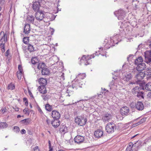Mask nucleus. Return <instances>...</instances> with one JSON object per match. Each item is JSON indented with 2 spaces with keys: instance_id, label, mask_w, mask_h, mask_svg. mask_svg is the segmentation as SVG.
<instances>
[{
  "instance_id": "1",
  "label": "nucleus",
  "mask_w": 151,
  "mask_h": 151,
  "mask_svg": "<svg viewBox=\"0 0 151 151\" xmlns=\"http://www.w3.org/2000/svg\"><path fill=\"white\" fill-rule=\"evenodd\" d=\"M142 90V88L138 86H136L132 89V92L135 96H137L139 99H144V93L141 91Z\"/></svg>"
},
{
  "instance_id": "2",
  "label": "nucleus",
  "mask_w": 151,
  "mask_h": 151,
  "mask_svg": "<svg viewBox=\"0 0 151 151\" xmlns=\"http://www.w3.org/2000/svg\"><path fill=\"white\" fill-rule=\"evenodd\" d=\"M75 122L80 126L84 125L87 122V119L85 116L82 115L80 116L77 117L75 119Z\"/></svg>"
},
{
  "instance_id": "3",
  "label": "nucleus",
  "mask_w": 151,
  "mask_h": 151,
  "mask_svg": "<svg viewBox=\"0 0 151 151\" xmlns=\"http://www.w3.org/2000/svg\"><path fill=\"white\" fill-rule=\"evenodd\" d=\"M115 129V125L112 122L108 123L106 127V131L109 133H113Z\"/></svg>"
},
{
  "instance_id": "4",
  "label": "nucleus",
  "mask_w": 151,
  "mask_h": 151,
  "mask_svg": "<svg viewBox=\"0 0 151 151\" xmlns=\"http://www.w3.org/2000/svg\"><path fill=\"white\" fill-rule=\"evenodd\" d=\"M145 53V62L151 67V51H147Z\"/></svg>"
},
{
  "instance_id": "5",
  "label": "nucleus",
  "mask_w": 151,
  "mask_h": 151,
  "mask_svg": "<svg viewBox=\"0 0 151 151\" xmlns=\"http://www.w3.org/2000/svg\"><path fill=\"white\" fill-rule=\"evenodd\" d=\"M45 12L42 11H37L35 14L36 19L38 22L42 21L44 18Z\"/></svg>"
},
{
  "instance_id": "6",
  "label": "nucleus",
  "mask_w": 151,
  "mask_h": 151,
  "mask_svg": "<svg viewBox=\"0 0 151 151\" xmlns=\"http://www.w3.org/2000/svg\"><path fill=\"white\" fill-rule=\"evenodd\" d=\"M7 33H4L3 31L1 32L0 33V44L2 42L5 44V42L7 41Z\"/></svg>"
},
{
  "instance_id": "7",
  "label": "nucleus",
  "mask_w": 151,
  "mask_h": 151,
  "mask_svg": "<svg viewBox=\"0 0 151 151\" xmlns=\"http://www.w3.org/2000/svg\"><path fill=\"white\" fill-rule=\"evenodd\" d=\"M117 14V16L118 17V19L119 20H122L125 17V13L122 9H120L116 13Z\"/></svg>"
},
{
  "instance_id": "8",
  "label": "nucleus",
  "mask_w": 151,
  "mask_h": 151,
  "mask_svg": "<svg viewBox=\"0 0 151 151\" xmlns=\"http://www.w3.org/2000/svg\"><path fill=\"white\" fill-rule=\"evenodd\" d=\"M91 58L89 56H86L85 55H84L82 58L81 61L82 62H83L85 63V65H87L91 63L90 60Z\"/></svg>"
},
{
  "instance_id": "9",
  "label": "nucleus",
  "mask_w": 151,
  "mask_h": 151,
  "mask_svg": "<svg viewBox=\"0 0 151 151\" xmlns=\"http://www.w3.org/2000/svg\"><path fill=\"white\" fill-rule=\"evenodd\" d=\"M129 108L126 106L122 107L120 110V113L122 115L127 116L129 114Z\"/></svg>"
},
{
  "instance_id": "10",
  "label": "nucleus",
  "mask_w": 151,
  "mask_h": 151,
  "mask_svg": "<svg viewBox=\"0 0 151 151\" xmlns=\"http://www.w3.org/2000/svg\"><path fill=\"white\" fill-rule=\"evenodd\" d=\"M146 68V64L142 62L137 65L136 67V70L140 72L143 71Z\"/></svg>"
},
{
  "instance_id": "11",
  "label": "nucleus",
  "mask_w": 151,
  "mask_h": 151,
  "mask_svg": "<svg viewBox=\"0 0 151 151\" xmlns=\"http://www.w3.org/2000/svg\"><path fill=\"white\" fill-rule=\"evenodd\" d=\"M84 139V137L83 136L77 135L75 137L74 140L75 142L79 144L83 142Z\"/></svg>"
},
{
  "instance_id": "12",
  "label": "nucleus",
  "mask_w": 151,
  "mask_h": 151,
  "mask_svg": "<svg viewBox=\"0 0 151 151\" xmlns=\"http://www.w3.org/2000/svg\"><path fill=\"white\" fill-rule=\"evenodd\" d=\"M132 77V75L129 72H127L124 74L123 80L124 81H127L131 80Z\"/></svg>"
},
{
  "instance_id": "13",
  "label": "nucleus",
  "mask_w": 151,
  "mask_h": 151,
  "mask_svg": "<svg viewBox=\"0 0 151 151\" xmlns=\"http://www.w3.org/2000/svg\"><path fill=\"white\" fill-rule=\"evenodd\" d=\"M135 108L138 110L142 111L143 109L144 106L142 102H137L135 104Z\"/></svg>"
},
{
  "instance_id": "14",
  "label": "nucleus",
  "mask_w": 151,
  "mask_h": 151,
  "mask_svg": "<svg viewBox=\"0 0 151 151\" xmlns=\"http://www.w3.org/2000/svg\"><path fill=\"white\" fill-rule=\"evenodd\" d=\"M40 2L39 1H35L33 3L32 8L35 12L39 11V9Z\"/></svg>"
},
{
  "instance_id": "15",
  "label": "nucleus",
  "mask_w": 151,
  "mask_h": 151,
  "mask_svg": "<svg viewBox=\"0 0 151 151\" xmlns=\"http://www.w3.org/2000/svg\"><path fill=\"white\" fill-rule=\"evenodd\" d=\"M140 141H137L135 143L133 144L132 142H130L129 144V147H127V150H129V151L132 150V147L134 146L135 147H137L139 145Z\"/></svg>"
},
{
  "instance_id": "16",
  "label": "nucleus",
  "mask_w": 151,
  "mask_h": 151,
  "mask_svg": "<svg viewBox=\"0 0 151 151\" xmlns=\"http://www.w3.org/2000/svg\"><path fill=\"white\" fill-rule=\"evenodd\" d=\"M52 116L55 119H58L60 117V114L56 111H53L52 112Z\"/></svg>"
},
{
  "instance_id": "17",
  "label": "nucleus",
  "mask_w": 151,
  "mask_h": 151,
  "mask_svg": "<svg viewBox=\"0 0 151 151\" xmlns=\"http://www.w3.org/2000/svg\"><path fill=\"white\" fill-rule=\"evenodd\" d=\"M103 132L100 129L98 130L95 131L94 135L96 138H99L103 136Z\"/></svg>"
},
{
  "instance_id": "18",
  "label": "nucleus",
  "mask_w": 151,
  "mask_h": 151,
  "mask_svg": "<svg viewBox=\"0 0 151 151\" xmlns=\"http://www.w3.org/2000/svg\"><path fill=\"white\" fill-rule=\"evenodd\" d=\"M145 77V74L144 73L142 72H140L138 74H137L135 75V77L137 79L138 81H139Z\"/></svg>"
},
{
  "instance_id": "19",
  "label": "nucleus",
  "mask_w": 151,
  "mask_h": 151,
  "mask_svg": "<svg viewBox=\"0 0 151 151\" xmlns=\"http://www.w3.org/2000/svg\"><path fill=\"white\" fill-rule=\"evenodd\" d=\"M51 124L54 127L57 128L60 124V121L58 119H55L51 122Z\"/></svg>"
},
{
  "instance_id": "20",
  "label": "nucleus",
  "mask_w": 151,
  "mask_h": 151,
  "mask_svg": "<svg viewBox=\"0 0 151 151\" xmlns=\"http://www.w3.org/2000/svg\"><path fill=\"white\" fill-rule=\"evenodd\" d=\"M30 30V24H26L24 27V32L25 34H28L29 33Z\"/></svg>"
},
{
  "instance_id": "21",
  "label": "nucleus",
  "mask_w": 151,
  "mask_h": 151,
  "mask_svg": "<svg viewBox=\"0 0 151 151\" xmlns=\"http://www.w3.org/2000/svg\"><path fill=\"white\" fill-rule=\"evenodd\" d=\"M39 92L41 93L45 94L47 93V91L44 85H41L38 88Z\"/></svg>"
},
{
  "instance_id": "22",
  "label": "nucleus",
  "mask_w": 151,
  "mask_h": 151,
  "mask_svg": "<svg viewBox=\"0 0 151 151\" xmlns=\"http://www.w3.org/2000/svg\"><path fill=\"white\" fill-rule=\"evenodd\" d=\"M111 118V115L108 113L105 114L102 117V119L105 121H108Z\"/></svg>"
},
{
  "instance_id": "23",
  "label": "nucleus",
  "mask_w": 151,
  "mask_h": 151,
  "mask_svg": "<svg viewBox=\"0 0 151 151\" xmlns=\"http://www.w3.org/2000/svg\"><path fill=\"white\" fill-rule=\"evenodd\" d=\"M38 81L40 84L44 85V86H45L47 83L46 79L44 78H40L39 79Z\"/></svg>"
},
{
  "instance_id": "24",
  "label": "nucleus",
  "mask_w": 151,
  "mask_h": 151,
  "mask_svg": "<svg viewBox=\"0 0 151 151\" xmlns=\"http://www.w3.org/2000/svg\"><path fill=\"white\" fill-rule=\"evenodd\" d=\"M143 62V59L140 56L136 59L134 61V63L135 65H138L139 63H142Z\"/></svg>"
},
{
  "instance_id": "25",
  "label": "nucleus",
  "mask_w": 151,
  "mask_h": 151,
  "mask_svg": "<svg viewBox=\"0 0 151 151\" xmlns=\"http://www.w3.org/2000/svg\"><path fill=\"white\" fill-rule=\"evenodd\" d=\"M31 122V120L29 119H24L20 121L21 123L23 124L24 125H28Z\"/></svg>"
},
{
  "instance_id": "26",
  "label": "nucleus",
  "mask_w": 151,
  "mask_h": 151,
  "mask_svg": "<svg viewBox=\"0 0 151 151\" xmlns=\"http://www.w3.org/2000/svg\"><path fill=\"white\" fill-rule=\"evenodd\" d=\"M50 73V71L47 68H44L42 70V75H47Z\"/></svg>"
},
{
  "instance_id": "27",
  "label": "nucleus",
  "mask_w": 151,
  "mask_h": 151,
  "mask_svg": "<svg viewBox=\"0 0 151 151\" xmlns=\"http://www.w3.org/2000/svg\"><path fill=\"white\" fill-rule=\"evenodd\" d=\"M8 124L6 122H0V129L6 128Z\"/></svg>"
},
{
  "instance_id": "28",
  "label": "nucleus",
  "mask_w": 151,
  "mask_h": 151,
  "mask_svg": "<svg viewBox=\"0 0 151 151\" xmlns=\"http://www.w3.org/2000/svg\"><path fill=\"white\" fill-rule=\"evenodd\" d=\"M144 74H145V76H150L151 75V68H147L144 71Z\"/></svg>"
},
{
  "instance_id": "29",
  "label": "nucleus",
  "mask_w": 151,
  "mask_h": 151,
  "mask_svg": "<svg viewBox=\"0 0 151 151\" xmlns=\"http://www.w3.org/2000/svg\"><path fill=\"white\" fill-rule=\"evenodd\" d=\"M45 63H40L38 64L37 68L39 70H42L45 68Z\"/></svg>"
},
{
  "instance_id": "30",
  "label": "nucleus",
  "mask_w": 151,
  "mask_h": 151,
  "mask_svg": "<svg viewBox=\"0 0 151 151\" xmlns=\"http://www.w3.org/2000/svg\"><path fill=\"white\" fill-rule=\"evenodd\" d=\"M34 18L32 16H28L27 19L28 22L29 23H34Z\"/></svg>"
},
{
  "instance_id": "31",
  "label": "nucleus",
  "mask_w": 151,
  "mask_h": 151,
  "mask_svg": "<svg viewBox=\"0 0 151 151\" xmlns=\"http://www.w3.org/2000/svg\"><path fill=\"white\" fill-rule=\"evenodd\" d=\"M28 49L30 52H34L35 50L33 46L31 44H29L28 45Z\"/></svg>"
},
{
  "instance_id": "32",
  "label": "nucleus",
  "mask_w": 151,
  "mask_h": 151,
  "mask_svg": "<svg viewBox=\"0 0 151 151\" xmlns=\"http://www.w3.org/2000/svg\"><path fill=\"white\" fill-rule=\"evenodd\" d=\"M31 62L32 64H35L38 62V60L37 57H34L32 58Z\"/></svg>"
},
{
  "instance_id": "33",
  "label": "nucleus",
  "mask_w": 151,
  "mask_h": 151,
  "mask_svg": "<svg viewBox=\"0 0 151 151\" xmlns=\"http://www.w3.org/2000/svg\"><path fill=\"white\" fill-rule=\"evenodd\" d=\"M44 94H42L41 95V96L42 97L43 99L45 101H46L49 99L50 98V96L48 95H44Z\"/></svg>"
},
{
  "instance_id": "34",
  "label": "nucleus",
  "mask_w": 151,
  "mask_h": 151,
  "mask_svg": "<svg viewBox=\"0 0 151 151\" xmlns=\"http://www.w3.org/2000/svg\"><path fill=\"white\" fill-rule=\"evenodd\" d=\"M146 118H143L141 119L140 120L139 122H138L137 123L135 124L134 125H135V126H137L138 125H139V124L142 123H143L145 122L146 121Z\"/></svg>"
},
{
  "instance_id": "35",
  "label": "nucleus",
  "mask_w": 151,
  "mask_h": 151,
  "mask_svg": "<svg viewBox=\"0 0 151 151\" xmlns=\"http://www.w3.org/2000/svg\"><path fill=\"white\" fill-rule=\"evenodd\" d=\"M145 88L147 90L151 91V82H149L146 84Z\"/></svg>"
},
{
  "instance_id": "36",
  "label": "nucleus",
  "mask_w": 151,
  "mask_h": 151,
  "mask_svg": "<svg viewBox=\"0 0 151 151\" xmlns=\"http://www.w3.org/2000/svg\"><path fill=\"white\" fill-rule=\"evenodd\" d=\"M45 108L46 110L49 111H51L52 110V106L48 104L46 105Z\"/></svg>"
},
{
  "instance_id": "37",
  "label": "nucleus",
  "mask_w": 151,
  "mask_h": 151,
  "mask_svg": "<svg viewBox=\"0 0 151 151\" xmlns=\"http://www.w3.org/2000/svg\"><path fill=\"white\" fill-rule=\"evenodd\" d=\"M15 87L14 85L12 83L9 84L7 86V89L8 90H12L15 89Z\"/></svg>"
},
{
  "instance_id": "38",
  "label": "nucleus",
  "mask_w": 151,
  "mask_h": 151,
  "mask_svg": "<svg viewBox=\"0 0 151 151\" xmlns=\"http://www.w3.org/2000/svg\"><path fill=\"white\" fill-rule=\"evenodd\" d=\"M0 48H1V51L2 52H4L5 51V44H4V43H3V42H2V43H1L0 44Z\"/></svg>"
},
{
  "instance_id": "39",
  "label": "nucleus",
  "mask_w": 151,
  "mask_h": 151,
  "mask_svg": "<svg viewBox=\"0 0 151 151\" xmlns=\"http://www.w3.org/2000/svg\"><path fill=\"white\" fill-rule=\"evenodd\" d=\"M22 74V72L17 71V77L19 80H20Z\"/></svg>"
},
{
  "instance_id": "40",
  "label": "nucleus",
  "mask_w": 151,
  "mask_h": 151,
  "mask_svg": "<svg viewBox=\"0 0 151 151\" xmlns=\"http://www.w3.org/2000/svg\"><path fill=\"white\" fill-rule=\"evenodd\" d=\"M78 77L80 78L83 79L86 77V74L85 73H80L78 75Z\"/></svg>"
},
{
  "instance_id": "41",
  "label": "nucleus",
  "mask_w": 151,
  "mask_h": 151,
  "mask_svg": "<svg viewBox=\"0 0 151 151\" xmlns=\"http://www.w3.org/2000/svg\"><path fill=\"white\" fill-rule=\"evenodd\" d=\"M23 111L24 112L25 114H27L28 115H29L30 113L29 109L27 108L24 109L23 110Z\"/></svg>"
},
{
  "instance_id": "42",
  "label": "nucleus",
  "mask_w": 151,
  "mask_h": 151,
  "mask_svg": "<svg viewBox=\"0 0 151 151\" xmlns=\"http://www.w3.org/2000/svg\"><path fill=\"white\" fill-rule=\"evenodd\" d=\"M29 37H25L23 38V42L25 44H26L27 43L28 40H29Z\"/></svg>"
},
{
  "instance_id": "43",
  "label": "nucleus",
  "mask_w": 151,
  "mask_h": 151,
  "mask_svg": "<svg viewBox=\"0 0 151 151\" xmlns=\"http://www.w3.org/2000/svg\"><path fill=\"white\" fill-rule=\"evenodd\" d=\"M13 129L14 132L16 133L19 132L20 131L19 127L17 126H14Z\"/></svg>"
},
{
  "instance_id": "44",
  "label": "nucleus",
  "mask_w": 151,
  "mask_h": 151,
  "mask_svg": "<svg viewBox=\"0 0 151 151\" xmlns=\"http://www.w3.org/2000/svg\"><path fill=\"white\" fill-rule=\"evenodd\" d=\"M18 69L19 71V72H22V66L21 65H19L18 66Z\"/></svg>"
},
{
  "instance_id": "45",
  "label": "nucleus",
  "mask_w": 151,
  "mask_h": 151,
  "mask_svg": "<svg viewBox=\"0 0 151 151\" xmlns=\"http://www.w3.org/2000/svg\"><path fill=\"white\" fill-rule=\"evenodd\" d=\"M114 85V82L112 81L110 82V84L109 85V86L110 87V89H111V87H112Z\"/></svg>"
},
{
  "instance_id": "46",
  "label": "nucleus",
  "mask_w": 151,
  "mask_h": 151,
  "mask_svg": "<svg viewBox=\"0 0 151 151\" xmlns=\"http://www.w3.org/2000/svg\"><path fill=\"white\" fill-rule=\"evenodd\" d=\"M33 151H40L38 149V146L35 147L34 149V150Z\"/></svg>"
},
{
  "instance_id": "47",
  "label": "nucleus",
  "mask_w": 151,
  "mask_h": 151,
  "mask_svg": "<svg viewBox=\"0 0 151 151\" xmlns=\"http://www.w3.org/2000/svg\"><path fill=\"white\" fill-rule=\"evenodd\" d=\"M20 132L22 134H25L26 133V131L25 129H23Z\"/></svg>"
},
{
  "instance_id": "48",
  "label": "nucleus",
  "mask_w": 151,
  "mask_h": 151,
  "mask_svg": "<svg viewBox=\"0 0 151 151\" xmlns=\"http://www.w3.org/2000/svg\"><path fill=\"white\" fill-rule=\"evenodd\" d=\"M147 45L149 48L151 49V41L148 42Z\"/></svg>"
},
{
  "instance_id": "49",
  "label": "nucleus",
  "mask_w": 151,
  "mask_h": 151,
  "mask_svg": "<svg viewBox=\"0 0 151 151\" xmlns=\"http://www.w3.org/2000/svg\"><path fill=\"white\" fill-rule=\"evenodd\" d=\"M1 110L2 112L3 113H4L6 111L7 109H6L5 108H4V109H1Z\"/></svg>"
},
{
  "instance_id": "50",
  "label": "nucleus",
  "mask_w": 151,
  "mask_h": 151,
  "mask_svg": "<svg viewBox=\"0 0 151 151\" xmlns=\"http://www.w3.org/2000/svg\"><path fill=\"white\" fill-rule=\"evenodd\" d=\"M147 96L148 98H151V92H150L148 93Z\"/></svg>"
},
{
  "instance_id": "51",
  "label": "nucleus",
  "mask_w": 151,
  "mask_h": 151,
  "mask_svg": "<svg viewBox=\"0 0 151 151\" xmlns=\"http://www.w3.org/2000/svg\"><path fill=\"white\" fill-rule=\"evenodd\" d=\"M9 50H7L6 52V53L5 55L6 56H8L9 54Z\"/></svg>"
},
{
  "instance_id": "52",
  "label": "nucleus",
  "mask_w": 151,
  "mask_h": 151,
  "mask_svg": "<svg viewBox=\"0 0 151 151\" xmlns=\"http://www.w3.org/2000/svg\"><path fill=\"white\" fill-rule=\"evenodd\" d=\"M38 111L41 114H42L43 113L42 111L40 108L38 109Z\"/></svg>"
},
{
  "instance_id": "53",
  "label": "nucleus",
  "mask_w": 151,
  "mask_h": 151,
  "mask_svg": "<svg viewBox=\"0 0 151 151\" xmlns=\"http://www.w3.org/2000/svg\"><path fill=\"white\" fill-rule=\"evenodd\" d=\"M49 142V148H51V145L50 143V141H49L48 142Z\"/></svg>"
},
{
  "instance_id": "54",
  "label": "nucleus",
  "mask_w": 151,
  "mask_h": 151,
  "mask_svg": "<svg viewBox=\"0 0 151 151\" xmlns=\"http://www.w3.org/2000/svg\"><path fill=\"white\" fill-rule=\"evenodd\" d=\"M133 56V55H129V56L127 57V60H128V61H129V59L131 57H132Z\"/></svg>"
},
{
  "instance_id": "55",
  "label": "nucleus",
  "mask_w": 151,
  "mask_h": 151,
  "mask_svg": "<svg viewBox=\"0 0 151 151\" xmlns=\"http://www.w3.org/2000/svg\"><path fill=\"white\" fill-rule=\"evenodd\" d=\"M15 110L16 111H19V108H18L16 107L15 108Z\"/></svg>"
},
{
  "instance_id": "56",
  "label": "nucleus",
  "mask_w": 151,
  "mask_h": 151,
  "mask_svg": "<svg viewBox=\"0 0 151 151\" xmlns=\"http://www.w3.org/2000/svg\"><path fill=\"white\" fill-rule=\"evenodd\" d=\"M25 105L27 106L28 105V101H26L25 102Z\"/></svg>"
},
{
  "instance_id": "57",
  "label": "nucleus",
  "mask_w": 151,
  "mask_h": 151,
  "mask_svg": "<svg viewBox=\"0 0 151 151\" xmlns=\"http://www.w3.org/2000/svg\"><path fill=\"white\" fill-rule=\"evenodd\" d=\"M135 84V83H132V82H131V83H129V86H130L132 84L133 85V84Z\"/></svg>"
},
{
  "instance_id": "58",
  "label": "nucleus",
  "mask_w": 151,
  "mask_h": 151,
  "mask_svg": "<svg viewBox=\"0 0 151 151\" xmlns=\"http://www.w3.org/2000/svg\"><path fill=\"white\" fill-rule=\"evenodd\" d=\"M23 100H24V102H25V101H27V98H24V99H23Z\"/></svg>"
},
{
  "instance_id": "59",
  "label": "nucleus",
  "mask_w": 151,
  "mask_h": 151,
  "mask_svg": "<svg viewBox=\"0 0 151 151\" xmlns=\"http://www.w3.org/2000/svg\"><path fill=\"white\" fill-rule=\"evenodd\" d=\"M62 132H66L65 130V128L64 129H63L62 130Z\"/></svg>"
},
{
  "instance_id": "60",
  "label": "nucleus",
  "mask_w": 151,
  "mask_h": 151,
  "mask_svg": "<svg viewBox=\"0 0 151 151\" xmlns=\"http://www.w3.org/2000/svg\"><path fill=\"white\" fill-rule=\"evenodd\" d=\"M49 149H50V150L49 151H52V147L49 148Z\"/></svg>"
},
{
  "instance_id": "61",
  "label": "nucleus",
  "mask_w": 151,
  "mask_h": 151,
  "mask_svg": "<svg viewBox=\"0 0 151 151\" xmlns=\"http://www.w3.org/2000/svg\"><path fill=\"white\" fill-rule=\"evenodd\" d=\"M21 117V115H18L17 116V118H20Z\"/></svg>"
},
{
  "instance_id": "62",
  "label": "nucleus",
  "mask_w": 151,
  "mask_h": 151,
  "mask_svg": "<svg viewBox=\"0 0 151 151\" xmlns=\"http://www.w3.org/2000/svg\"><path fill=\"white\" fill-rule=\"evenodd\" d=\"M46 122H47V123L48 124L50 120H47L46 121Z\"/></svg>"
},
{
  "instance_id": "63",
  "label": "nucleus",
  "mask_w": 151,
  "mask_h": 151,
  "mask_svg": "<svg viewBox=\"0 0 151 151\" xmlns=\"http://www.w3.org/2000/svg\"><path fill=\"white\" fill-rule=\"evenodd\" d=\"M104 91H106L107 92H108V90H106L105 88H104Z\"/></svg>"
},
{
  "instance_id": "64",
  "label": "nucleus",
  "mask_w": 151,
  "mask_h": 151,
  "mask_svg": "<svg viewBox=\"0 0 151 151\" xmlns=\"http://www.w3.org/2000/svg\"><path fill=\"white\" fill-rule=\"evenodd\" d=\"M69 90L68 89H67V92L68 93H69Z\"/></svg>"
}]
</instances>
